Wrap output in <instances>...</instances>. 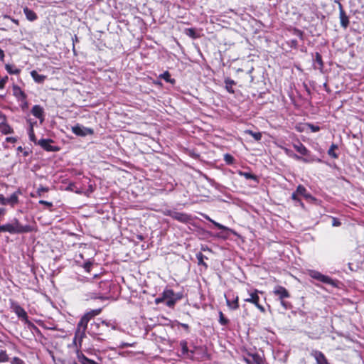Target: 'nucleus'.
Returning a JSON list of instances; mask_svg holds the SVG:
<instances>
[{"label": "nucleus", "mask_w": 364, "mask_h": 364, "mask_svg": "<svg viewBox=\"0 0 364 364\" xmlns=\"http://www.w3.org/2000/svg\"><path fill=\"white\" fill-rule=\"evenodd\" d=\"M180 346H181L182 353L186 354L188 352V348L187 346V342L186 341H181L180 343Z\"/></svg>", "instance_id": "41"}, {"label": "nucleus", "mask_w": 364, "mask_h": 364, "mask_svg": "<svg viewBox=\"0 0 364 364\" xmlns=\"http://www.w3.org/2000/svg\"><path fill=\"white\" fill-rule=\"evenodd\" d=\"M247 133L251 135L256 141H259L262 139V134L260 132H254L251 130H248Z\"/></svg>", "instance_id": "39"}, {"label": "nucleus", "mask_w": 364, "mask_h": 364, "mask_svg": "<svg viewBox=\"0 0 364 364\" xmlns=\"http://www.w3.org/2000/svg\"><path fill=\"white\" fill-rule=\"evenodd\" d=\"M284 150L285 153H286L288 156H290V154L293 153V152H292V151H291L290 149H287V148L284 149Z\"/></svg>", "instance_id": "56"}, {"label": "nucleus", "mask_w": 364, "mask_h": 364, "mask_svg": "<svg viewBox=\"0 0 364 364\" xmlns=\"http://www.w3.org/2000/svg\"><path fill=\"white\" fill-rule=\"evenodd\" d=\"M11 364H25L24 361L18 357H14L11 360Z\"/></svg>", "instance_id": "44"}, {"label": "nucleus", "mask_w": 364, "mask_h": 364, "mask_svg": "<svg viewBox=\"0 0 364 364\" xmlns=\"http://www.w3.org/2000/svg\"><path fill=\"white\" fill-rule=\"evenodd\" d=\"M224 160L227 164L231 165L234 163L235 159L232 155L229 154H225L224 155Z\"/></svg>", "instance_id": "40"}, {"label": "nucleus", "mask_w": 364, "mask_h": 364, "mask_svg": "<svg viewBox=\"0 0 364 364\" xmlns=\"http://www.w3.org/2000/svg\"><path fill=\"white\" fill-rule=\"evenodd\" d=\"M87 299H104V296L100 293H89L87 295Z\"/></svg>", "instance_id": "34"}, {"label": "nucleus", "mask_w": 364, "mask_h": 364, "mask_svg": "<svg viewBox=\"0 0 364 364\" xmlns=\"http://www.w3.org/2000/svg\"><path fill=\"white\" fill-rule=\"evenodd\" d=\"M31 113L36 118L39 119L41 122L43 121V109L40 105H34L32 107Z\"/></svg>", "instance_id": "19"}, {"label": "nucleus", "mask_w": 364, "mask_h": 364, "mask_svg": "<svg viewBox=\"0 0 364 364\" xmlns=\"http://www.w3.org/2000/svg\"><path fill=\"white\" fill-rule=\"evenodd\" d=\"M273 293L274 295L278 296L281 305L284 308V309L287 310L291 308V303L284 300L285 299L290 297V294L286 288L279 285L276 286L273 290Z\"/></svg>", "instance_id": "2"}, {"label": "nucleus", "mask_w": 364, "mask_h": 364, "mask_svg": "<svg viewBox=\"0 0 364 364\" xmlns=\"http://www.w3.org/2000/svg\"><path fill=\"white\" fill-rule=\"evenodd\" d=\"M9 77L8 76H4L3 77H0V90H2L4 88L5 85L8 82Z\"/></svg>", "instance_id": "43"}, {"label": "nucleus", "mask_w": 364, "mask_h": 364, "mask_svg": "<svg viewBox=\"0 0 364 364\" xmlns=\"http://www.w3.org/2000/svg\"><path fill=\"white\" fill-rule=\"evenodd\" d=\"M342 26L346 28H347L348 24L343 23V24H342Z\"/></svg>", "instance_id": "62"}, {"label": "nucleus", "mask_w": 364, "mask_h": 364, "mask_svg": "<svg viewBox=\"0 0 364 364\" xmlns=\"http://www.w3.org/2000/svg\"><path fill=\"white\" fill-rule=\"evenodd\" d=\"M259 291L255 290L250 293L249 297L245 299V302L251 303L255 304L257 308L262 313L265 312L264 307L259 304V297L258 296Z\"/></svg>", "instance_id": "9"}, {"label": "nucleus", "mask_w": 364, "mask_h": 364, "mask_svg": "<svg viewBox=\"0 0 364 364\" xmlns=\"http://www.w3.org/2000/svg\"><path fill=\"white\" fill-rule=\"evenodd\" d=\"M77 360L80 364H97L95 361L87 358L82 352L78 349L77 350Z\"/></svg>", "instance_id": "16"}, {"label": "nucleus", "mask_w": 364, "mask_h": 364, "mask_svg": "<svg viewBox=\"0 0 364 364\" xmlns=\"http://www.w3.org/2000/svg\"><path fill=\"white\" fill-rule=\"evenodd\" d=\"M165 215L170 216L173 219L176 220L181 223H186L191 220V216L181 212L173 211L168 210L164 213Z\"/></svg>", "instance_id": "6"}, {"label": "nucleus", "mask_w": 364, "mask_h": 364, "mask_svg": "<svg viewBox=\"0 0 364 364\" xmlns=\"http://www.w3.org/2000/svg\"><path fill=\"white\" fill-rule=\"evenodd\" d=\"M38 203L40 204H41V205H45L48 208H50L53 207V203L51 202H48V201H46V200H39Z\"/></svg>", "instance_id": "48"}, {"label": "nucleus", "mask_w": 364, "mask_h": 364, "mask_svg": "<svg viewBox=\"0 0 364 364\" xmlns=\"http://www.w3.org/2000/svg\"><path fill=\"white\" fill-rule=\"evenodd\" d=\"M185 33L192 38H198L200 36V31H196L195 28H186Z\"/></svg>", "instance_id": "24"}, {"label": "nucleus", "mask_w": 364, "mask_h": 364, "mask_svg": "<svg viewBox=\"0 0 364 364\" xmlns=\"http://www.w3.org/2000/svg\"><path fill=\"white\" fill-rule=\"evenodd\" d=\"M296 193L299 195L304 196L306 199H312L313 197L307 192L306 188L302 185H299L296 188Z\"/></svg>", "instance_id": "21"}, {"label": "nucleus", "mask_w": 364, "mask_h": 364, "mask_svg": "<svg viewBox=\"0 0 364 364\" xmlns=\"http://www.w3.org/2000/svg\"><path fill=\"white\" fill-rule=\"evenodd\" d=\"M88 322L89 321L87 320V318H85L84 316L81 318L79 323H77V329L73 339V344L76 345L77 341L78 340L80 346H81L82 338L85 336V331L87 329Z\"/></svg>", "instance_id": "3"}, {"label": "nucleus", "mask_w": 364, "mask_h": 364, "mask_svg": "<svg viewBox=\"0 0 364 364\" xmlns=\"http://www.w3.org/2000/svg\"><path fill=\"white\" fill-rule=\"evenodd\" d=\"M9 360V357L5 350H0V363H6Z\"/></svg>", "instance_id": "36"}, {"label": "nucleus", "mask_w": 364, "mask_h": 364, "mask_svg": "<svg viewBox=\"0 0 364 364\" xmlns=\"http://www.w3.org/2000/svg\"><path fill=\"white\" fill-rule=\"evenodd\" d=\"M0 204L3 205H6V198L2 194H0Z\"/></svg>", "instance_id": "51"}, {"label": "nucleus", "mask_w": 364, "mask_h": 364, "mask_svg": "<svg viewBox=\"0 0 364 364\" xmlns=\"http://www.w3.org/2000/svg\"><path fill=\"white\" fill-rule=\"evenodd\" d=\"M4 214V209L0 208V215Z\"/></svg>", "instance_id": "59"}, {"label": "nucleus", "mask_w": 364, "mask_h": 364, "mask_svg": "<svg viewBox=\"0 0 364 364\" xmlns=\"http://www.w3.org/2000/svg\"><path fill=\"white\" fill-rule=\"evenodd\" d=\"M239 174L243 177H245L246 179H252L254 180L255 181L257 182L258 180H257V176H255V174H252V173L250 172H243V171H240L239 172Z\"/></svg>", "instance_id": "33"}, {"label": "nucleus", "mask_w": 364, "mask_h": 364, "mask_svg": "<svg viewBox=\"0 0 364 364\" xmlns=\"http://www.w3.org/2000/svg\"><path fill=\"white\" fill-rule=\"evenodd\" d=\"M0 117L3 118V121L0 123V132L4 134H12L14 132L13 129L6 122V117L1 115Z\"/></svg>", "instance_id": "14"}, {"label": "nucleus", "mask_w": 364, "mask_h": 364, "mask_svg": "<svg viewBox=\"0 0 364 364\" xmlns=\"http://www.w3.org/2000/svg\"><path fill=\"white\" fill-rule=\"evenodd\" d=\"M298 193L296 191L291 194V199L297 203H299L302 207H304V203L301 202V199L298 197Z\"/></svg>", "instance_id": "42"}, {"label": "nucleus", "mask_w": 364, "mask_h": 364, "mask_svg": "<svg viewBox=\"0 0 364 364\" xmlns=\"http://www.w3.org/2000/svg\"><path fill=\"white\" fill-rule=\"evenodd\" d=\"M308 127H309V129H311V131L312 132H318L320 130V127L318 126H316V125L309 124Z\"/></svg>", "instance_id": "47"}, {"label": "nucleus", "mask_w": 364, "mask_h": 364, "mask_svg": "<svg viewBox=\"0 0 364 364\" xmlns=\"http://www.w3.org/2000/svg\"><path fill=\"white\" fill-rule=\"evenodd\" d=\"M92 266V263L90 261H87L84 263L83 268L87 272H90L91 267Z\"/></svg>", "instance_id": "46"}, {"label": "nucleus", "mask_w": 364, "mask_h": 364, "mask_svg": "<svg viewBox=\"0 0 364 364\" xmlns=\"http://www.w3.org/2000/svg\"><path fill=\"white\" fill-rule=\"evenodd\" d=\"M338 149V146L335 144H332L328 150V154L333 158L337 159L338 157V154L335 152V150Z\"/></svg>", "instance_id": "32"}, {"label": "nucleus", "mask_w": 364, "mask_h": 364, "mask_svg": "<svg viewBox=\"0 0 364 364\" xmlns=\"http://www.w3.org/2000/svg\"><path fill=\"white\" fill-rule=\"evenodd\" d=\"M12 311L17 315V316L23 321L28 326H31L36 329H38L29 320L26 311L16 302H12L11 305Z\"/></svg>", "instance_id": "5"}, {"label": "nucleus", "mask_w": 364, "mask_h": 364, "mask_svg": "<svg viewBox=\"0 0 364 364\" xmlns=\"http://www.w3.org/2000/svg\"><path fill=\"white\" fill-rule=\"evenodd\" d=\"M290 157L294 159L296 161H302L304 163H312L314 161L321 162L320 159L316 158V156H310V157H303L299 156L294 153L290 154Z\"/></svg>", "instance_id": "13"}, {"label": "nucleus", "mask_w": 364, "mask_h": 364, "mask_svg": "<svg viewBox=\"0 0 364 364\" xmlns=\"http://www.w3.org/2000/svg\"><path fill=\"white\" fill-rule=\"evenodd\" d=\"M102 324H105L106 326H108V323L105 321H102Z\"/></svg>", "instance_id": "63"}, {"label": "nucleus", "mask_w": 364, "mask_h": 364, "mask_svg": "<svg viewBox=\"0 0 364 364\" xmlns=\"http://www.w3.org/2000/svg\"><path fill=\"white\" fill-rule=\"evenodd\" d=\"M182 297V293H175L172 289H165L164 291V299H165L166 305L170 308H173Z\"/></svg>", "instance_id": "4"}, {"label": "nucleus", "mask_w": 364, "mask_h": 364, "mask_svg": "<svg viewBox=\"0 0 364 364\" xmlns=\"http://www.w3.org/2000/svg\"><path fill=\"white\" fill-rule=\"evenodd\" d=\"M23 13L26 15V19L29 21H35L37 18L36 13L28 7L23 9Z\"/></svg>", "instance_id": "22"}, {"label": "nucleus", "mask_w": 364, "mask_h": 364, "mask_svg": "<svg viewBox=\"0 0 364 364\" xmlns=\"http://www.w3.org/2000/svg\"><path fill=\"white\" fill-rule=\"evenodd\" d=\"M13 94L18 100L24 101L26 99V95L20 87L16 85H13Z\"/></svg>", "instance_id": "17"}, {"label": "nucleus", "mask_w": 364, "mask_h": 364, "mask_svg": "<svg viewBox=\"0 0 364 364\" xmlns=\"http://www.w3.org/2000/svg\"><path fill=\"white\" fill-rule=\"evenodd\" d=\"M340 7V18H341V23H348V18L345 14L344 11L342 9V6L341 4H339Z\"/></svg>", "instance_id": "35"}, {"label": "nucleus", "mask_w": 364, "mask_h": 364, "mask_svg": "<svg viewBox=\"0 0 364 364\" xmlns=\"http://www.w3.org/2000/svg\"><path fill=\"white\" fill-rule=\"evenodd\" d=\"M28 136H29V139L31 141L34 142L35 144H37V140H36V136H35V134H34V131H33V124H31L30 125V128L28 129Z\"/></svg>", "instance_id": "37"}, {"label": "nucleus", "mask_w": 364, "mask_h": 364, "mask_svg": "<svg viewBox=\"0 0 364 364\" xmlns=\"http://www.w3.org/2000/svg\"><path fill=\"white\" fill-rule=\"evenodd\" d=\"M294 148L296 149L297 152L301 154V155L306 157L311 156L310 155V151L306 149V147L301 142H298L296 144H294Z\"/></svg>", "instance_id": "15"}, {"label": "nucleus", "mask_w": 364, "mask_h": 364, "mask_svg": "<svg viewBox=\"0 0 364 364\" xmlns=\"http://www.w3.org/2000/svg\"><path fill=\"white\" fill-rule=\"evenodd\" d=\"M33 230L30 225H22L17 218L10 223L0 225V232H9L11 235L28 233Z\"/></svg>", "instance_id": "1"}, {"label": "nucleus", "mask_w": 364, "mask_h": 364, "mask_svg": "<svg viewBox=\"0 0 364 364\" xmlns=\"http://www.w3.org/2000/svg\"><path fill=\"white\" fill-rule=\"evenodd\" d=\"M17 151H23V148H22V146H18V147L17 148Z\"/></svg>", "instance_id": "60"}, {"label": "nucleus", "mask_w": 364, "mask_h": 364, "mask_svg": "<svg viewBox=\"0 0 364 364\" xmlns=\"http://www.w3.org/2000/svg\"><path fill=\"white\" fill-rule=\"evenodd\" d=\"M102 311V309H93V310H90V311L87 312L86 314H84V316L85 318H87V320L90 321V320L99 315Z\"/></svg>", "instance_id": "28"}, {"label": "nucleus", "mask_w": 364, "mask_h": 364, "mask_svg": "<svg viewBox=\"0 0 364 364\" xmlns=\"http://www.w3.org/2000/svg\"><path fill=\"white\" fill-rule=\"evenodd\" d=\"M247 364H263V359L257 353H250L247 357L244 358Z\"/></svg>", "instance_id": "12"}, {"label": "nucleus", "mask_w": 364, "mask_h": 364, "mask_svg": "<svg viewBox=\"0 0 364 364\" xmlns=\"http://www.w3.org/2000/svg\"><path fill=\"white\" fill-rule=\"evenodd\" d=\"M31 75L36 82L42 83L46 78V76L40 75L37 71L33 70L31 72Z\"/></svg>", "instance_id": "23"}, {"label": "nucleus", "mask_w": 364, "mask_h": 364, "mask_svg": "<svg viewBox=\"0 0 364 364\" xmlns=\"http://www.w3.org/2000/svg\"><path fill=\"white\" fill-rule=\"evenodd\" d=\"M53 142V140L50 139H41L38 141L37 144L44 150L47 151H58L59 148L58 146L50 145Z\"/></svg>", "instance_id": "10"}, {"label": "nucleus", "mask_w": 364, "mask_h": 364, "mask_svg": "<svg viewBox=\"0 0 364 364\" xmlns=\"http://www.w3.org/2000/svg\"><path fill=\"white\" fill-rule=\"evenodd\" d=\"M208 220H209L216 228H218V229L220 230H225L226 229V227H225L224 225L211 220L210 218H207Z\"/></svg>", "instance_id": "45"}, {"label": "nucleus", "mask_w": 364, "mask_h": 364, "mask_svg": "<svg viewBox=\"0 0 364 364\" xmlns=\"http://www.w3.org/2000/svg\"><path fill=\"white\" fill-rule=\"evenodd\" d=\"M4 52L2 49L0 48V60L4 61Z\"/></svg>", "instance_id": "53"}, {"label": "nucleus", "mask_w": 364, "mask_h": 364, "mask_svg": "<svg viewBox=\"0 0 364 364\" xmlns=\"http://www.w3.org/2000/svg\"><path fill=\"white\" fill-rule=\"evenodd\" d=\"M23 155H24L25 156H27L28 155V151H25L23 152Z\"/></svg>", "instance_id": "61"}, {"label": "nucleus", "mask_w": 364, "mask_h": 364, "mask_svg": "<svg viewBox=\"0 0 364 364\" xmlns=\"http://www.w3.org/2000/svg\"><path fill=\"white\" fill-rule=\"evenodd\" d=\"M196 258L198 259V265H203L205 268H208V264L204 262V259H207L208 257H205L202 252H198L196 254Z\"/></svg>", "instance_id": "30"}, {"label": "nucleus", "mask_w": 364, "mask_h": 364, "mask_svg": "<svg viewBox=\"0 0 364 364\" xmlns=\"http://www.w3.org/2000/svg\"><path fill=\"white\" fill-rule=\"evenodd\" d=\"M180 325L186 331L189 330V326L186 323H180Z\"/></svg>", "instance_id": "55"}, {"label": "nucleus", "mask_w": 364, "mask_h": 364, "mask_svg": "<svg viewBox=\"0 0 364 364\" xmlns=\"http://www.w3.org/2000/svg\"><path fill=\"white\" fill-rule=\"evenodd\" d=\"M159 77L164 80L166 82H169L172 85L175 84L176 80L173 78L171 77V74L168 71H165L162 74L159 75Z\"/></svg>", "instance_id": "27"}, {"label": "nucleus", "mask_w": 364, "mask_h": 364, "mask_svg": "<svg viewBox=\"0 0 364 364\" xmlns=\"http://www.w3.org/2000/svg\"><path fill=\"white\" fill-rule=\"evenodd\" d=\"M341 223L336 218H333L332 225L334 227L340 226Z\"/></svg>", "instance_id": "50"}, {"label": "nucleus", "mask_w": 364, "mask_h": 364, "mask_svg": "<svg viewBox=\"0 0 364 364\" xmlns=\"http://www.w3.org/2000/svg\"><path fill=\"white\" fill-rule=\"evenodd\" d=\"M162 302H165L166 303L165 299H164V292L162 293L161 296L158 297V298H156L155 299V303L156 304H159L162 303Z\"/></svg>", "instance_id": "49"}, {"label": "nucleus", "mask_w": 364, "mask_h": 364, "mask_svg": "<svg viewBox=\"0 0 364 364\" xmlns=\"http://www.w3.org/2000/svg\"><path fill=\"white\" fill-rule=\"evenodd\" d=\"M309 275L313 279H315L319 282H321L324 284H330L333 287L336 286V282L333 280L331 277L328 276H326L322 274L321 272L317 271H311L309 273Z\"/></svg>", "instance_id": "7"}, {"label": "nucleus", "mask_w": 364, "mask_h": 364, "mask_svg": "<svg viewBox=\"0 0 364 364\" xmlns=\"http://www.w3.org/2000/svg\"><path fill=\"white\" fill-rule=\"evenodd\" d=\"M225 296L226 298L227 305L230 309L235 310L239 308L237 296H235L232 295V300H230V299L227 295H225Z\"/></svg>", "instance_id": "18"}, {"label": "nucleus", "mask_w": 364, "mask_h": 364, "mask_svg": "<svg viewBox=\"0 0 364 364\" xmlns=\"http://www.w3.org/2000/svg\"><path fill=\"white\" fill-rule=\"evenodd\" d=\"M48 191H49V188L48 187H44L43 186H41L40 187L38 188L36 193H31V196L33 197V198H35V197H42L43 196V193H46V192H48Z\"/></svg>", "instance_id": "25"}, {"label": "nucleus", "mask_w": 364, "mask_h": 364, "mask_svg": "<svg viewBox=\"0 0 364 364\" xmlns=\"http://www.w3.org/2000/svg\"><path fill=\"white\" fill-rule=\"evenodd\" d=\"M5 69L9 74H11V75L12 74L17 75V74H19L21 72L20 69L16 68L14 65H10V64H6L5 65Z\"/></svg>", "instance_id": "31"}, {"label": "nucleus", "mask_w": 364, "mask_h": 364, "mask_svg": "<svg viewBox=\"0 0 364 364\" xmlns=\"http://www.w3.org/2000/svg\"><path fill=\"white\" fill-rule=\"evenodd\" d=\"M6 205H11L14 206L18 202V198L17 193H14L9 198H6Z\"/></svg>", "instance_id": "26"}, {"label": "nucleus", "mask_w": 364, "mask_h": 364, "mask_svg": "<svg viewBox=\"0 0 364 364\" xmlns=\"http://www.w3.org/2000/svg\"><path fill=\"white\" fill-rule=\"evenodd\" d=\"M314 67L316 69H318L322 70L323 68V63L322 60V57L318 53H316L315 58L314 60Z\"/></svg>", "instance_id": "20"}, {"label": "nucleus", "mask_w": 364, "mask_h": 364, "mask_svg": "<svg viewBox=\"0 0 364 364\" xmlns=\"http://www.w3.org/2000/svg\"><path fill=\"white\" fill-rule=\"evenodd\" d=\"M225 89L227 90V91L229 93L233 94L235 91H234L232 87L235 84V81L230 78H227L225 80Z\"/></svg>", "instance_id": "29"}, {"label": "nucleus", "mask_w": 364, "mask_h": 364, "mask_svg": "<svg viewBox=\"0 0 364 364\" xmlns=\"http://www.w3.org/2000/svg\"><path fill=\"white\" fill-rule=\"evenodd\" d=\"M75 186V184L73 183H70L68 186L67 187V190L69 191H73V187Z\"/></svg>", "instance_id": "54"}, {"label": "nucleus", "mask_w": 364, "mask_h": 364, "mask_svg": "<svg viewBox=\"0 0 364 364\" xmlns=\"http://www.w3.org/2000/svg\"><path fill=\"white\" fill-rule=\"evenodd\" d=\"M71 129L75 135L79 136H86L94 134V130L92 129L85 127L79 124L72 127Z\"/></svg>", "instance_id": "8"}, {"label": "nucleus", "mask_w": 364, "mask_h": 364, "mask_svg": "<svg viewBox=\"0 0 364 364\" xmlns=\"http://www.w3.org/2000/svg\"><path fill=\"white\" fill-rule=\"evenodd\" d=\"M219 323L223 326L229 323V320L224 316L222 311L219 312Z\"/></svg>", "instance_id": "38"}, {"label": "nucleus", "mask_w": 364, "mask_h": 364, "mask_svg": "<svg viewBox=\"0 0 364 364\" xmlns=\"http://www.w3.org/2000/svg\"><path fill=\"white\" fill-rule=\"evenodd\" d=\"M310 355L314 357L317 364H329L325 355L318 350H312Z\"/></svg>", "instance_id": "11"}, {"label": "nucleus", "mask_w": 364, "mask_h": 364, "mask_svg": "<svg viewBox=\"0 0 364 364\" xmlns=\"http://www.w3.org/2000/svg\"><path fill=\"white\" fill-rule=\"evenodd\" d=\"M131 345L129 343H122L121 345H120V347L121 348H124V347H128V346H130Z\"/></svg>", "instance_id": "57"}, {"label": "nucleus", "mask_w": 364, "mask_h": 364, "mask_svg": "<svg viewBox=\"0 0 364 364\" xmlns=\"http://www.w3.org/2000/svg\"><path fill=\"white\" fill-rule=\"evenodd\" d=\"M303 33L301 31H296V35L301 37Z\"/></svg>", "instance_id": "58"}, {"label": "nucleus", "mask_w": 364, "mask_h": 364, "mask_svg": "<svg viewBox=\"0 0 364 364\" xmlns=\"http://www.w3.org/2000/svg\"><path fill=\"white\" fill-rule=\"evenodd\" d=\"M6 141L9 143H15L17 141V139L15 137L9 136L6 138Z\"/></svg>", "instance_id": "52"}]
</instances>
